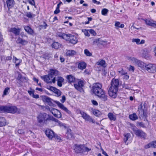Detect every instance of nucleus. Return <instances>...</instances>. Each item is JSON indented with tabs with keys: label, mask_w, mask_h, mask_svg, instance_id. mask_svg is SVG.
Masks as SVG:
<instances>
[{
	"label": "nucleus",
	"mask_w": 156,
	"mask_h": 156,
	"mask_svg": "<svg viewBox=\"0 0 156 156\" xmlns=\"http://www.w3.org/2000/svg\"><path fill=\"white\" fill-rule=\"evenodd\" d=\"M102 88V85L101 83H96L93 84L92 90L95 95L102 101L105 102L108 100V97L106 92Z\"/></svg>",
	"instance_id": "obj_1"
},
{
	"label": "nucleus",
	"mask_w": 156,
	"mask_h": 156,
	"mask_svg": "<svg viewBox=\"0 0 156 156\" xmlns=\"http://www.w3.org/2000/svg\"><path fill=\"white\" fill-rule=\"evenodd\" d=\"M111 86L108 90L109 96L113 98H115L117 95L119 87V80L117 79L113 78L111 82Z\"/></svg>",
	"instance_id": "obj_2"
},
{
	"label": "nucleus",
	"mask_w": 156,
	"mask_h": 156,
	"mask_svg": "<svg viewBox=\"0 0 156 156\" xmlns=\"http://www.w3.org/2000/svg\"><path fill=\"white\" fill-rule=\"evenodd\" d=\"M49 74L41 76L42 79L47 83H55L56 82V76L59 75V72L55 69H50Z\"/></svg>",
	"instance_id": "obj_3"
},
{
	"label": "nucleus",
	"mask_w": 156,
	"mask_h": 156,
	"mask_svg": "<svg viewBox=\"0 0 156 156\" xmlns=\"http://www.w3.org/2000/svg\"><path fill=\"white\" fill-rule=\"evenodd\" d=\"M56 36L57 37L65 40L69 43L73 45L76 44L78 42L77 37L71 34H66L64 33L58 32L57 33Z\"/></svg>",
	"instance_id": "obj_4"
},
{
	"label": "nucleus",
	"mask_w": 156,
	"mask_h": 156,
	"mask_svg": "<svg viewBox=\"0 0 156 156\" xmlns=\"http://www.w3.org/2000/svg\"><path fill=\"white\" fill-rule=\"evenodd\" d=\"M74 152L76 154H83L91 150V148L86 147L84 144H75L73 146Z\"/></svg>",
	"instance_id": "obj_5"
},
{
	"label": "nucleus",
	"mask_w": 156,
	"mask_h": 156,
	"mask_svg": "<svg viewBox=\"0 0 156 156\" xmlns=\"http://www.w3.org/2000/svg\"><path fill=\"white\" fill-rule=\"evenodd\" d=\"M18 111V108L11 105L0 106V111L9 113L15 114Z\"/></svg>",
	"instance_id": "obj_6"
},
{
	"label": "nucleus",
	"mask_w": 156,
	"mask_h": 156,
	"mask_svg": "<svg viewBox=\"0 0 156 156\" xmlns=\"http://www.w3.org/2000/svg\"><path fill=\"white\" fill-rule=\"evenodd\" d=\"M38 122L39 123L47 124V121L50 120L49 115L45 113H40L37 117Z\"/></svg>",
	"instance_id": "obj_7"
},
{
	"label": "nucleus",
	"mask_w": 156,
	"mask_h": 156,
	"mask_svg": "<svg viewBox=\"0 0 156 156\" xmlns=\"http://www.w3.org/2000/svg\"><path fill=\"white\" fill-rule=\"evenodd\" d=\"M20 37H19L17 39V42L18 44H21L22 45H25L27 44L28 42L27 41L28 37L24 32H22L20 33Z\"/></svg>",
	"instance_id": "obj_8"
},
{
	"label": "nucleus",
	"mask_w": 156,
	"mask_h": 156,
	"mask_svg": "<svg viewBox=\"0 0 156 156\" xmlns=\"http://www.w3.org/2000/svg\"><path fill=\"white\" fill-rule=\"evenodd\" d=\"M84 82L83 80L78 79L76 83L74 84V86L75 88L80 92L83 91V87L84 85Z\"/></svg>",
	"instance_id": "obj_9"
},
{
	"label": "nucleus",
	"mask_w": 156,
	"mask_h": 156,
	"mask_svg": "<svg viewBox=\"0 0 156 156\" xmlns=\"http://www.w3.org/2000/svg\"><path fill=\"white\" fill-rule=\"evenodd\" d=\"M79 113L81 115V117L85 121L89 122H91L92 123H95V120L92 118L91 116L84 112L80 110L79 111Z\"/></svg>",
	"instance_id": "obj_10"
},
{
	"label": "nucleus",
	"mask_w": 156,
	"mask_h": 156,
	"mask_svg": "<svg viewBox=\"0 0 156 156\" xmlns=\"http://www.w3.org/2000/svg\"><path fill=\"white\" fill-rule=\"evenodd\" d=\"M145 69L148 73H154L156 72V65L154 64L149 63L145 65Z\"/></svg>",
	"instance_id": "obj_11"
},
{
	"label": "nucleus",
	"mask_w": 156,
	"mask_h": 156,
	"mask_svg": "<svg viewBox=\"0 0 156 156\" xmlns=\"http://www.w3.org/2000/svg\"><path fill=\"white\" fill-rule=\"evenodd\" d=\"M134 132L136 136L144 140L146 139L147 137V134L144 132L142 130L140 129H137L134 130Z\"/></svg>",
	"instance_id": "obj_12"
},
{
	"label": "nucleus",
	"mask_w": 156,
	"mask_h": 156,
	"mask_svg": "<svg viewBox=\"0 0 156 156\" xmlns=\"http://www.w3.org/2000/svg\"><path fill=\"white\" fill-rule=\"evenodd\" d=\"M66 78L67 82L70 84L73 83L74 84L75 83H76L78 80V79L71 74L67 75L66 76Z\"/></svg>",
	"instance_id": "obj_13"
},
{
	"label": "nucleus",
	"mask_w": 156,
	"mask_h": 156,
	"mask_svg": "<svg viewBox=\"0 0 156 156\" xmlns=\"http://www.w3.org/2000/svg\"><path fill=\"white\" fill-rule=\"evenodd\" d=\"M50 111L55 117L58 119L62 117V114L60 111L58 109L55 108H52L51 110H50Z\"/></svg>",
	"instance_id": "obj_14"
},
{
	"label": "nucleus",
	"mask_w": 156,
	"mask_h": 156,
	"mask_svg": "<svg viewBox=\"0 0 156 156\" xmlns=\"http://www.w3.org/2000/svg\"><path fill=\"white\" fill-rule=\"evenodd\" d=\"M45 133L50 140H52L54 138L55 133L53 130L49 129H46L45 131Z\"/></svg>",
	"instance_id": "obj_15"
},
{
	"label": "nucleus",
	"mask_w": 156,
	"mask_h": 156,
	"mask_svg": "<svg viewBox=\"0 0 156 156\" xmlns=\"http://www.w3.org/2000/svg\"><path fill=\"white\" fill-rule=\"evenodd\" d=\"M57 105L62 110H63L67 114L70 115H71V112L66 107H65L63 105L60 103L59 102H58L57 103Z\"/></svg>",
	"instance_id": "obj_16"
},
{
	"label": "nucleus",
	"mask_w": 156,
	"mask_h": 156,
	"mask_svg": "<svg viewBox=\"0 0 156 156\" xmlns=\"http://www.w3.org/2000/svg\"><path fill=\"white\" fill-rule=\"evenodd\" d=\"M6 4L8 10L9 11L10 9H12L14 7L15 5V2L14 0H6Z\"/></svg>",
	"instance_id": "obj_17"
},
{
	"label": "nucleus",
	"mask_w": 156,
	"mask_h": 156,
	"mask_svg": "<svg viewBox=\"0 0 156 156\" xmlns=\"http://www.w3.org/2000/svg\"><path fill=\"white\" fill-rule=\"evenodd\" d=\"M21 30V28H16L14 27L10 28L9 31L13 33L15 36H18L20 35Z\"/></svg>",
	"instance_id": "obj_18"
},
{
	"label": "nucleus",
	"mask_w": 156,
	"mask_h": 156,
	"mask_svg": "<svg viewBox=\"0 0 156 156\" xmlns=\"http://www.w3.org/2000/svg\"><path fill=\"white\" fill-rule=\"evenodd\" d=\"M25 31L30 35H33L34 34V30L29 26H25L24 27Z\"/></svg>",
	"instance_id": "obj_19"
},
{
	"label": "nucleus",
	"mask_w": 156,
	"mask_h": 156,
	"mask_svg": "<svg viewBox=\"0 0 156 156\" xmlns=\"http://www.w3.org/2000/svg\"><path fill=\"white\" fill-rule=\"evenodd\" d=\"M87 66V64L83 61H80L77 64L78 68L80 69L83 70L85 69Z\"/></svg>",
	"instance_id": "obj_20"
},
{
	"label": "nucleus",
	"mask_w": 156,
	"mask_h": 156,
	"mask_svg": "<svg viewBox=\"0 0 156 156\" xmlns=\"http://www.w3.org/2000/svg\"><path fill=\"white\" fill-rule=\"evenodd\" d=\"M57 85L59 87H62V83L64 81V79L61 76H58L57 77Z\"/></svg>",
	"instance_id": "obj_21"
},
{
	"label": "nucleus",
	"mask_w": 156,
	"mask_h": 156,
	"mask_svg": "<svg viewBox=\"0 0 156 156\" xmlns=\"http://www.w3.org/2000/svg\"><path fill=\"white\" fill-rule=\"evenodd\" d=\"M96 64L97 65L101 66L103 68H105L106 67L105 61L103 59H100L97 62Z\"/></svg>",
	"instance_id": "obj_22"
},
{
	"label": "nucleus",
	"mask_w": 156,
	"mask_h": 156,
	"mask_svg": "<svg viewBox=\"0 0 156 156\" xmlns=\"http://www.w3.org/2000/svg\"><path fill=\"white\" fill-rule=\"evenodd\" d=\"M139 114L142 118H146L147 117V113L144 109H141Z\"/></svg>",
	"instance_id": "obj_23"
},
{
	"label": "nucleus",
	"mask_w": 156,
	"mask_h": 156,
	"mask_svg": "<svg viewBox=\"0 0 156 156\" xmlns=\"http://www.w3.org/2000/svg\"><path fill=\"white\" fill-rule=\"evenodd\" d=\"M108 117L110 121H115L116 119V117L112 112H109L108 115Z\"/></svg>",
	"instance_id": "obj_24"
},
{
	"label": "nucleus",
	"mask_w": 156,
	"mask_h": 156,
	"mask_svg": "<svg viewBox=\"0 0 156 156\" xmlns=\"http://www.w3.org/2000/svg\"><path fill=\"white\" fill-rule=\"evenodd\" d=\"M66 135L67 139L72 138L73 136V134L71 129H67Z\"/></svg>",
	"instance_id": "obj_25"
},
{
	"label": "nucleus",
	"mask_w": 156,
	"mask_h": 156,
	"mask_svg": "<svg viewBox=\"0 0 156 156\" xmlns=\"http://www.w3.org/2000/svg\"><path fill=\"white\" fill-rule=\"evenodd\" d=\"M51 47L55 49H58L61 46V44L57 42H54L51 44Z\"/></svg>",
	"instance_id": "obj_26"
},
{
	"label": "nucleus",
	"mask_w": 156,
	"mask_h": 156,
	"mask_svg": "<svg viewBox=\"0 0 156 156\" xmlns=\"http://www.w3.org/2000/svg\"><path fill=\"white\" fill-rule=\"evenodd\" d=\"M6 124V120L5 118L0 116V127L5 126Z\"/></svg>",
	"instance_id": "obj_27"
},
{
	"label": "nucleus",
	"mask_w": 156,
	"mask_h": 156,
	"mask_svg": "<svg viewBox=\"0 0 156 156\" xmlns=\"http://www.w3.org/2000/svg\"><path fill=\"white\" fill-rule=\"evenodd\" d=\"M76 53V52L75 51L72 50H68L66 52L67 55L69 56H73Z\"/></svg>",
	"instance_id": "obj_28"
},
{
	"label": "nucleus",
	"mask_w": 156,
	"mask_h": 156,
	"mask_svg": "<svg viewBox=\"0 0 156 156\" xmlns=\"http://www.w3.org/2000/svg\"><path fill=\"white\" fill-rule=\"evenodd\" d=\"M129 118L132 120L135 121L138 119V117L135 113L130 114L129 116Z\"/></svg>",
	"instance_id": "obj_29"
},
{
	"label": "nucleus",
	"mask_w": 156,
	"mask_h": 156,
	"mask_svg": "<svg viewBox=\"0 0 156 156\" xmlns=\"http://www.w3.org/2000/svg\"><path fill=\"white\" fill-rule=\"evenodd\" d=\"M92 112L94 115L97 117H99L101 115V112L97 109H94L93 110Z\"/></svg>",
	"instance_id": "obj_30"
},
{
	"label": "nucleus",
	"mask_w": 156,
	"mask_h": 156,
	"mask_svg": "<svg viewBox=\"0 0 156 156\" xmlns=\"http://www.w3.org/2000/svg\"><path fill=\"white\" fill-rule=\"evenodd\" d=\"M124 136L123 140L124 142L126 143L128 140L129 138L130 137L131 135L129 133H125L124 134Z\"/></svg>",
	"instance_id": "obj_31"
},
{
	"label": "nucleus",
	"mask_w": 156,
	"mask_h": 156,
	"mask_svg": "<svg viewBox=\"0 0 156 156\" xmlns=\"http://www.w3.org/2000/svg\"><path fill=\"white\" fill-rule=\"evenodd\" d=\"M14 59L15 60L14 63H15L16 67L18 66L22 62L21 60H20L17 58L16 57L14 56Z\"/></svg>",
	"instance_id": "obj_32"
},
{
	"label": "nucleus",
	"mask_w": 156,
	"mask_h": 156,
	"mask_svg": "<svg viewBox=\"0 0 156 156\" xmlns=\"http://www.w3.org/2000/svg\"><path fill=\"white\" fill-rule=\"evenodd\" d=\"M115 27H117L118 28H123L125 26L123 24H120V23L119 21L115 22Z\"/></svg>",
	"instance_id": "obj_33"
},
{
	"label": "nucleus",
	"mask_w": 156,
	"mask_h": 156,
	"mask_svg": "<svg viewBox=\"0 0 156 156\" xmlns=\"http://www.w3.org/2000/svg\"><path fill=\"white\" fill-rule=\"evenodd\" d=\"M10 91V88L8 87L5 88L4 90L3 94L2 95V97H4L5 96L9 94Z\"/></svg>",
	"instance_id": "obj_34"
},
{
	"label": "nucleus",
	"mask_w": 156,
	"mask_h": 156,
	"mask_svg": "<svg viewBox=\"0 0 156 156\" xmlns=\"http://www.w3.org/2000/svg\"><path fill=\"white\" fill-rule=\"evenodd\" d=\"M108 12V10L107 9L104 8L102 10L101 13L102 15L103 16H107Z\"/></svg>",
	"instance_id": "obj_35"
},
{
	"label": "nucleus",
	"mask_w": 156,
	"mask_h": 156,
	"mask_svg": "<svg viewBox=\"0 0 156 156\" xmlns=\"http://www.w3.org/2000/svg\"><path fill=\"white\" fill-rule=\"evenodd\" d=\"M84 53L87 56H91L92 55V53L90 52L87 49H85L84 50Z\"/></svg>",
	"instance_id": "obj_36"
},
{
	"label": "nucleus",
	"mask_w": 156,
	"mask_h": 156,
	"mask_svg": "<svg viewBox=\"0 0 156 156\" xmlns=\"http://www.w3.org/2000/svg\"><path fill=\"white\" fill-rule=\"evenodd\" d=\"M43 24L44 25H39V27H40V30L41 29H46L47 27L48 26V25L44 21L43 22Z\"/></svg>",
	"instance_id": "obj_37"
},
{
	"label": "nucleus",
	"mask_w": 156,
	"mask_h": 156,
	"mask_svg": "<svg viewBox=\"0 0 156 156\" xmlns=\"http://www.w3.org/2000/svg\"><path fill=\"white\" fill-rule=\"evenodd\" d=\"M26 16L28 18H31L34 17L35 15L32 14L30 12H27Z\"/></svg>",
	"instance_id": "obj_38"
},
{
	"label": "nucleus",
	"mask_w": 156,
	"mask_h": 156,
	"mask_svg": "<svg viewBox=\"0 0 156 156\" xmlns=\"http://www.w3.org/2000/svg\"><path fill=\"white\" fill-rule=\"evenodd\" d=\"M151 147H154L153 141L151 143H150L147 144L145 145L144 148L146 149H147Z\"/></svg>",
	"instance_id": "obj_39"
},
{
	"label": "nucleus",
	"mask_w": 156,
	"mask_h": 156,
	"mask_svg": "<svg viewBox=\"0 0 156 156\" xmlns=\"http://www.w3.org/2000/svg\"><path fill=\"white\" fill-rule=\"evenodd\" d=\"M144 62L140 61H138L136 62V64L139 67L142 68L144 66Z\"/></svg>",
	"instance_id": "obj_40"
},
{
	"label": "nucleus",
	"mask_w": 156,
	"mask_h": 156,
	"mask_svg": "<svg viewBox=\"0 0 156 156\" xmlns=\"http://www.w3.org/2000/svg\"><path fill=\"white\" fill-rule=\"evenodd\" d=\"M136 126H140V127H141L142 128H145V125L142 122H138L137 123Z\"/></svg>",
	"instance_id": "obj_41"
},
{
	"label": "nucleus",
	"mask_w": 156,
	"mask_h": 156,
	"mask_svg": "<svg viewBox=\"0 0 156 156\" xmlns=\"http://www.w3.org/2000/svg\"><path fill=\"white\" fill-rule=\"evenodd\" d=\"M54 138H55V140L58 141H60L61 140V138L60 136H58L56 134H55V136H54Z\"/></svg>",
	"instance_id": "obj_42"
},
{
	"label": "nucleus",
	"mask_w": 156,
	"mask_h": 156,
	"mask_svg": "<svg viewBox=\"0 0 156 156\" xmlns=\"http://www.w3.org/2000/svg\"><path fill=\"white\" fill-rule=\"evenodd\" d=\"M140 39L139 38L133 39H132L133 42H135L137 44H140Z\"/></svg>",
	"instance_id": "obj_43"
},
{
	"label": "nucleus",
	"mask_w": 156,
	"mask_h": 156,
	"mask_svg": "<svg viewBox=\"0 0 156 156\" xmlns=\"http://www.w3.org/2000/svg\"><path fill=\"white\" fill-rule=\"evenodd\" d=\"M118 72L119 73H120L122 75L127 74V72L125 71L122 68L120 70H119Z\"/></svg>",
	"instance_id": "obj_44"
},
{
	"label": "nucleus",
	"mask_w": 156,
	"mask_h": 156,
	"mask_svg": "<svg viewBox=\"0 0 156 156\" xmlns=\"http://www.w3.org/2000/svg\"><path fill=\"white\" fill-rule=\"evenodd\" d=\"M146 23L148 25L151 26L153 22H151L150 20H145Z\"/></svg>",
	"instance_id": "obj_45"
},
{
	"label": "nucleus",
	"mask_w": 156,
	"mask_h": 156,
	"mask_svg": "<svg viewBox=\"0 0 156 156\" xmlns=\"http://www.w3.org/2000/svg\"><path fill=\"white\" fill-rule=\"evenodd\" d=\"M89 31L90 33L93 36H95L96 34V32L93 29H90L89 30Z\"/></svg>",
	"instance_id": "obj_46"
},
{
	"label": "nucleus",
	"mask_w": 156,
	"mask_h": 156,
	"mask_svg": "<svg viewBox=\"0 0 156 156\" xmlns=\"http://www.w3.org/2000/svg\"><path fill=\"white\" fill-rule=\"evenodd\" d=\"M29 3L32 6H35V3L34 0H28Z\"/></svg>",
	"instance_id": "obj_47"
},
{
	"label": "nucleus",
	"mask_w": 156,
	"mask_h": 156,
	"mask_svg": "<svg viewBox=\"0 0 156 156\" xmlns=\"http://www.w3.org/2000/svg\"><path fill=\"white\" fill-rule=\"evenodd\" d=\"M48 89L52 91L53 92H54V91H55L56 90H57V89L56 88L52 86H50Z\"/></svg>",
	"instance_id": "obj_48"
},
{
	"label": "nucleus",
	"mask_w": 156,
	"mask_h": 156,
	"mask_svg": "<svg viewBox=\"0 0 156 156\" xmlns=\"http://www.w3.org/2000/svg\"><path fill=\"white\" fill-rule=\"evenodd\" d=\"M123 88L129 90L130 87L128 84H124L123 85Z\"/></svg>",
	"instance_id": "obj_49"
},
{
	"label": "nucleus",
	"mask_w": 156,
	"mask_h": 156,
	"mask_svg": "<svg viewBox=\"0 0 156 156\" xmlns=\"http://www.w3.org/2000/svg\"><path fill=\"white\" fill-rule=\"evenodd\" d=\"M22 78V75L21 74H19L18 76L17 79L21 83L22 82V81L21 80Z\"/></svg>",
	"instance_id": "obj_50"
},
{
	"label": "nucleus",
	"mask_w": 156,
	"mask_h": 156,
	"mask_svg": "<svg viewBox=\"0 0 156 156\" xmlns=\"http://www.w3.org/2000/svg\"><path fill=\"white\" fill-rule=\"evenodd\" d=\"M28 93L30 95L32 96L33 97V95L34 94V90H28Z\"/></svg>",
	"instance_id": "obj_51"
},
{
	"label": "nucleus",
	"mask_w": 156,
	"mask_h": 156,
	"mask_svg": "<svg viewBox=\"0 0 156 156\" xmlns=\"http://www.w3.org/2000/svg\"><path fill=\"white\" fill-rule=\"evenodd\" d=\"M85 35L89 37L90 36L89 30H85L84 32Z\"/></svg>",
	"instance_id": "obj_52"
},
{
	"label": "nucleus",
	"mask_w": 156,
	"mask_h": 156,
	"mask_svg": "<svg viewBox=\"0 0 156 156\" xmlns=\"http://www.w3.org/2000/svg\"><path fill=\"white\" fill-rule=\"evenodd\" d=\"M50 120H51L54 122L58 123V122H59V120L58 119L52 117L51 119H50Z\"/></svg>",
	"instance_id": "obj_53"
},
{
	"label": "nucleus",
	"mask_w": 156,
	"mask_h": 156,
	"mask_svg": "<svg viewBox=\"0 0 156 156\" xmlns=\"http://www.w3.org/2000/svg\"><path fill=\"white\" fill-rule=\"evenodd\" d=\"M91 102L93 104V105L95 106H98V102L95 100H92L91 101Z\"/></svg>",
	"instance_id": "obj_54"
},
{
	"label": "nucleus",
	"mask_w": 156,
	"mask_h": 156,
	"mask_svg": "<svg viewBox=\"0 0 156 156\" xmlns=\"http://www.w3.org/2000/svg\"><path fill=\"white\" fill-rule=\"evenodd\" d=\"M60 12V9L57 8H56L55 10L54 11V14H57Z\"/></svg>",
	"instance_id": "obj_55"
},
{
	"label": "nucleus",
	"mask_w": 156,
	"mask_h": 156,
	"mask_svg": "<svg viewBox=\"0 0 156 156\" xmlns=\"http://www.w3.org/2000/svg\"><path fill=\"white\" fill-rule=\"evenodd\" d=\"M124 76L123 77V79L126 80H127L129 79V75H127V74L123 75Z\"/></svg>",
	"instance_id": "obj_56"
},
{
	"label": "nucleus",
	"mask_w": 156,
	"mask_h": 156,
	"mask_svg": "<svg viewBox=\"0 0 156 156\" xmlns=\"http://www.w3.org/2000/svg\"><path fill=\"white\" fill-rule=\"evenodd\" d=\"M4 39L3 38V36L2 35V33L0 32V43L3 41Z\"/></svg>",
	"instance_id": "obj_57"
},
{
	"label": "nucleus",
	"mask_w": 156,
	"mask_h": 156,
	"mask_svg": "<svg viewBox=\"0 0 156 156\" xmlns=\"http://www.w3.org/2000/svg\"><path fill=\"white\" fill-rule=\"evenodd\" d=\"M66 101V97L64 95H63L62 97V99L60 100L61 102L63 103L65 102Z\"/></svg>",
	"instance_id": "obj_58"
},
{
	"label": "nucleus",
	"mask_w": 156,
	"mask_h": 156,
	"mask_svg": "<svg viewBox=\"0 0 156 156\" xmlns=\"http://www.w3.org/2000/svg\"><path fill=\"white\" fill-rule=\"evenodd\" d=\"M135 68L133 66L130 65L129 67V71L132 70L133 72L134 71Z\"/></svg>",
	"instance_id": "obj_59"
},
{
	"label": "nucleus",
	"mask_w": 156,
	"mask_h": 156,
	"mask_svg": "<svg viewBox=\"0 0 156 156\" xmlns=\"http://www.w3.org/2000/svg\"><path fill=\"white\" fill-rule=\"evenodd\" d=\"M93 2L95 4H96L97 5H99L100 4V2H99L97 1L96 0H92Z\"/></svg>",
	"instance_id": "obj_60"
},
{
	"label": "nucleus",
	"mask_w": 156,
	"mask_h": 156,
	"mask_svg": "<svg viewBox=\"0 0 156 156\" xmlns=\"http://www.w3.org/2000/svg\"><path fill=\"white\" fill-rule=\"evenodd\" d=\"M32 97L34 98L38 99V98H39V96L38 94H35V95L34 94L33 95V96Z\"/></svg>",
	"instance_id": "obj_61"
},
{
	"label": "nucleus",
	"mask_w": 156,
	"mask_h": 156,
	"mask_svg": "<svg viewBox=\"0 0 156 156\" xmlns=\"http://www.w3.org/2000/svg\"><path fill=\"white\" fill-rule=\"evenodd\" d=\"M55 93L57 94L58 95H61V92L59 90L57 89V90H56L55 91H54Z\"/></svg>",
	"instance_id": "obj_62"
},
{
	"label": "nucleus",
	"mask_w": 156,
	"mask_h": 156,
	"mask_svg": "<svg viewBox=\"0 0 156 156\" xmlns=\"http://www.w3.org/2000/svg\"><path fill=\"white\" fill-rule=\"evenodd\" d=\"M12 59V57L11 56H9L6 57V60L7 61H10Z\"/></svg>",
	"instance_id": "obj_63"
},
{
	"label": "nucleus",
	"mask_w": 156,
	"mask_h": 156,
	"mask_svg": "<svg viewBox=\"0 0 156 156\" xmlns=\"http://www.w3.org/2000/svg\"><path fill=\"white\" fill-rule=\"evenodd\" d=\"M151 27L154 28H156V21H155L154 22H153Z\"/></svg>",
	"instance_id": "obj_64"
}]
</instances>
